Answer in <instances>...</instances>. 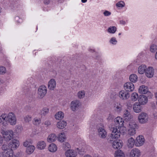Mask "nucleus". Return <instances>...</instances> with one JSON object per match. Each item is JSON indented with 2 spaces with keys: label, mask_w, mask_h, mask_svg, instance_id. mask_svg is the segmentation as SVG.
Returning a JSON list of instances; mask_svg holds the SVG:
<instances>
[{
  "label": "nucleus",
  "mask_w": 157,
  "mask_h": 157,
  "mask_svg": "<svg viewBox=\"0 0 157 157\" xmlns=\"http://www.w3.org/2000/svg\"><path fill=\"white\" fill-rule=\"evenodd\" d=\"M98 135L102 139L105 138L107 136V132L103 128H99L98 130Z\"/></svg>",
  "instance_id": "13"
},
{
  "label": "nucleus",
  "mask_w": 157,
  "mask_h": 157,
  "mask_svg": "<svg viewBox=\"0 0 157 157\" xmlns=\"http://www.w3.org/2000/svg\"><path fill=\"white\" fill-rule=\"evenodd\" d=\"M140 155V151L137 148L133 149L130 152V157H139Z\"/></svg>",
  "instance_id": "12"
},
{
  "label": "nucleus",
  "mask_w": 157,
  "mask_h": 157,
  "mask_svg": "<svg viewBox=\"0 0 157 157\" xmlns=\"http://www.w3.org/2000/svg\"><path fill=\"white\" fill-rule=\"evenodd\" d=\"M123 117L124 120L127 121L130 119L132 116L128 111L127 109H126L124 112Z\"/></svg>",
  "instance_id": "18"
},
{
  "label": "nucleus",
  "mask_w": 157,
  "mask_h": 157,
  "mask_svg": "<svg viewBox=\"0 0 157 157\" xmlns=\"http://www.w3.org/2000/svg\"><path fill=\"white\" fill-rule=\"evenodd\" d=\"M124 2H120L117 3L116 6L118 7H122L124 6Z\"/></svg>",
  "instance_id": "45"
},
{
  "label": "nucleus",
  "mask_w": 157,
  "mask_h": 157,
  "mask_svg": "<svg viewBox=\"0 0 157 157\" xmlns=\"http://www.w3.org/2000/svg\"><path fill=\"white\" fill-rule=\"evenodd\" d=\"M154 72V69L152 67H149L146 70L145 75L147 77L151 78L153 77Z\"/></svg>",
  "instance_id": "14"
},
{
  "label": "nucleus",
  "mask_w": 157,
  "mask_h": 157,
  "mask_svg": "<svg viewBox=\"0 0 157 157\" xmlns=\"http://www.w3.org/2000/svg\"><path fill=\"white\" fill-rule=\"evenodd\" d=\"M155 58L156 59H157V52H156L155 55Z\"/></svg>",
  "instance_id": "58"
},
{
  "label": "nucleus",
  "mask_w": 157,
  "mask_h": 157,
  "mask_svg": "<svg viewBox=\"0 0 157 157\" xmlns=\"http://www.w3.org/2000/svg\"><path fill=\"white\" fill-rule=\"evenodd\" d=\"M104 14L105 16H108L110 15L111 13L108 11H105L104 12Z\"/></svg>",
  "instance_id": "50"
},
{
  "label": "nucleus",
  "mask_w": 157,
  "mask_h": 157,
  "mask_svg": "<svg viewBox=\"0 0 157 157\" xmlns=\"http://www.w3.org/2000/svg\"><path fill=\"white\" fill-rule=\"evenodd\" d=\"M44 3L45 4H48L50 3L49 0H44Z\"/></svg>",
  "instance_id": "53"
},
{
  "label": "nucleus",
  "mask_w": 157,
  "mask_h": 157,
  "mask_svg": "<svg viewBox=\"0 0 157 157\" xmlns=\"http://www.w3.org/2000/svg\"><path fill=\"white\" fill-rule=\"evenodd\" d=\"M58 138L59 140L61 142H63L64 141V140L66 139V137L65 135V134L64 132H62L60 133L58 136Z\"/></svg>",
  "instance_id": "33"
},
{
  "label": "nucleus",
  "mask_w": 157,
  "mask_h": 157,
  "mask_svg": "<svg viewBox=\"0 0 157 157\" xmlns=\"http://www.w3.org/2000/svg\"><path fill=\"white\" fill-rule=\"evenodd\" d=\"M130 94L128 91L126 90H122L119 93L120 98L123 100H126L129 98Z\"/></svg>",
  "instance_id": "9"
},
{
  "label": "nucleus",
  "mask_w": 157,
  "mask_h": 157,
  "mask_svg": "<svg viewBox=\"0 0 157 157\" xmlns=\"http://www.w3.org/2000/svg\"><path fill=\"white\" fill-rule=\"evenodd\" d=\"M40 123V119H36L34 120L33 124L36 125H39Z\"/></svg>",
  "instance_id": "47"
},
{
  "label": "nucleus",
  "mask_w": 157,
  "mask_h": 157,
  "mask_svg": "<svg viewBox=\"0 0 157 157\" xmlns=\"http://www.w3.org/2000/svg\"><path fill=\"white\" fill-rule=\"evenodd\" d=\"M47 89L46 87L44 85L39 87L38 89V96L41 98H43L46 94Z\"/></svg>",
  "instance_id": "6"
},
{
  "label": "nucleus",
  "mask_w": 157,
  "mask_h": 157,
  "mask_svg": "<svg viewBox=\"0 0 157 157\" xmlns=\"http://www.w3.org/2000/svg\"><path fill=\"white\" fill-rule=\"evenodd\" d=\"M48 109L47 108H44L41 112V115L45 116L48 113Z\"/></svg>",
  "instance_id": "39"
},
{
  "label": "nucleus",
  "mask_w": 157,
  "mask_h": 157,
  "mask_svg": "<svg viewBox=\"0 0 157 157\" xmlns=\"http://www.w3.org/2000/svg\"><path fill=\"white\" fill-rule=\"evenodd\" d=\"M124 127L121 126L120 128H117L114 127L112 128L110 130L112 132L111 134L109 136V137L107 139V141L109 143H112L113 141L112 139H117L120 137L121 134L124 132L122 130H123Z\"/></svg>",
  "instance_id": "1"
},
{
  "label": "nucleus",
  "mask_w": 157,
  "mask_h": 157,
  "mask_svg": "<svg viewBox=\"0 0 157 157\" xmlns=\"http://www.w3.org/2000/svg\"><path fill=\"white\" fill-rule=\"evenodd\" d=\"M35 149V147L33 145H29L26 148V152L28 154H30L32 153Z\"/></svg>",
  "instance_id": "30"
},
{
  "label": "nucleus",
  "mask_w": 157,
  "mask_h": 157,
  "mask_svg": "<svg viewBox=\"0 0 157 157\" xmlns=\"http://www.w3.org/2000/svg\"><path fill=\"white\" fill-rule=\"evenodd\" d=\"M116 31V28L115 26H112L109 27L108 29V31L110 33H113Z\"/></svg>",
  "instance_id": "37"
},
{
  "label": "nucleus",
  "mask_w": 157,
  "mask_h": 157,
  "mask_svg": "<svg viewBox=\"0 0 157 157\" xmlns=\"http://www.w3.org/2000/svg\"><path fill=\"white\" fill-rule=\"evenodd\" d=\"M116 121V122H117L118 124H119L120 126H122L123 125L124 121L122 120V119L120 118H119L118 119H117Z\"/></svg>",
  "instance_id": "42"
},
{
  "label": "nucleus",
  "mask_w": 157,
  "mask_h": 157,
  "mask_svg": "<svg viewBox=\"0 0 157 157\" xmlns=\"http://www.w3.org/2000/svg\"><path fill=\"white\" fill-rule=\"evenodd\" d=\"M3 143V138L0 135V146H1Z\"/></svg>",
  "instance_id": "52"
},
{
  "label": "nucleus",
  "mask_w": 157,
  "mask_h": 157,
  "mask_svg": "<svg viewBox=\"0 0 157 157\" xmlns=\"http://www.w3.org/2000/svg\"><path fill=\"white\" fill-rule=\"evenodd\" d=\"M84 157H92L90 155H87L84 156Z\"/></svg>",
  "instance_id": "57"
},
{
  "label": "nucleus",
  "mask_w": 157,
  "mask_h": 157,
  "mask_svg": "<svg viewBox=\"0 0 157 157\" xmlns=\"http://www.w3.org/2000/svg\"><path fill=\"white\" fill-rule=\"evenodd\" d=\"M67 125V123L65 121H61L57 123V128L60 129L64 128Z\"/></svg>",
  "instance_id": "25"
},
{
  "label": "nucleus",
  "mask_w": 157,
  "mask_h": 157,
  "mask_svg": "<svg viewBox=\"0 0 157 157\" xmlns=\"http://www.w3.org/2000/svg\"><path fill=\"white\" fill-rule=\"evenodd\" d=\"M1 132L2 134L3 138L6 141H9L13 139V132L12 130H11L8 131L2 130Z\"/></svg>",
  "instance_id": "3"
},
{
  "label": "nucleus",
  "mask_w": 157,
  "mask_h": 157,
  "mask_svg": "<svg viewBox=\"0 0 157 157\" xmlns=\"http://www.w3.org/2000/svg\"><path fill=\"white\" fill-rule=\"evenodd\" d=\"M64 113L62 112H59L55 115V118L57 120H61L64 117Z\"/></svg>",
  "instance_id": "31"
},
{
  "label": "nucleus",
  "mask_w": 157,
  "mask_h": 157,
  "mask_svg": "<svg viewBox=\"0 0 157 157\" xmlns=\"http://www.w3.org/2000/svg\"><path fill=\"white\" fill-rule=\"evenodd\" d=\"M80 105V103L78 101H73L71 103V108L72 111H75L78 109Z\"/></svg>",
  "instance_id": "10"
},
{
  "label": "nucleus",
  "mask_w": 157,
  "mask_h": 157,
  "mask_svg": "<svg viewBox=\"0 0 157 157\" xmlns=\"http://www.w3.org/2000/svg\"><path fill=\"white\" fill-rule=\"evenodd\" d=\"M127 105L128 106L130 107H131L132 106V105L130 103H127Z\"/></svg>",
  "instance_id": "55"
},
{
  "label": "nucleus",
  "mask_w": 157,
  "mask_h": 157,
  "mask_svg": "<svg viewBox=\"0 0 157 157\" xmlns=\"http://www.w3.org/2000/svg\"><path fill=\"white\" fill-rule=\"evenodd\" d=\"M29 142L27 141H26L25 142H24V143H23V145L25 146V147H27L29 145H30L29 144Z\"/></svg>",
  "instance_id": "51"
},
{
  "label": "nucleus",
  "mask_w": 157,
  "mask_h": 157,
  "mask_svg": "<svg viewBox=\"0 0 157 157\" xmlns=\"http://www.w3.org/2000/svg\"><path fill=\"white\" fill-rule=\"evenodd\" d=\"M136 123L134 121L130 122L128 126V134L130 136H133L136 133V129L138 128Z\"/></svg>",
  "instance_id": "2"
},
{
  "label": "nucleus",
  "mask_w": 157,
  "mask_h": 157,
  "mask_svg": "<svg viewBox=\"0 0 157 157\" xmlns=\"http://www.w3.org/2000/svg\"><path fill=\"white\" fill-rule=\"evenodd\" d=\"M138 91L141 94H146L148 91L147 87L144 85L140 86L139 88Z\"/></svg>",
  "instance_id": "21"
},
{
  "label": "nucleus",
  "mask_w": 157,
  "mask_h": 157,
  "mask_svg": "<svg viewBox=\"0 0 157 157\" xmlns=\"http://www.w3.org/2000/svg\"><path fill=\"white\" fill-rule=\"evenodd\" d=\"M31 117L29 115L25 116L24 117V121L26 122H29L30 121H31Z\"/></svg>",
  "instance_id": "41"
},
{
  "label": "nucleus",
  "mask_w": 157,
  "mask_h": 157,
  "mask_svg": "<svg viewBox=\"0 0 157 157\" xmlns=\"http://www.w3.org/2000/svg\"><path fill=\"white\" fill-rule=\"evenodd\" d=\"M148 117L147 113L142 112L138 116V120L139 122L141 124L145 123L148 120Z\"/></svg>",
  "instance_id": "5"
},
{
  "label": "nucleus",
  "mask_w": 157,
  "mask_h": 157,
  "mask_svg": "<svg viewBox=\"0 0 157 157\" xmlns=\"http://www.w3.org/2000/svg\"><path fill=\"white\" fill-rule=\"evenodd\" d=\"M12 157H16V156H15V155H12Z\"/></svg>",
  "instance_id": "61"
},
{
  "label": "nucleus",
  "mask_w": 157,
  "mask_h": 157,
  "mask_svg": "<svg viewBox=\"0 0 157 157\" xmlns=\"http://www.w3.org/2000/svg\"><path fill=\"white\" fill-rule=\"evenodd\" d=\"M112 118H113L112 116L111 115L109 114V116L108 117V118H107V119H109V120H110L111 119H112Z\"/></svg>",
  "instance_id": "54"
},
{
  "label": "nucleus",
  "mask_w": 157,
  "mask_h": 157,
  "mask_svg": "<svg viewBox=\"0 0 157 157\" xmlns=\"http://www.w3.org/2000/svg\"><path fill=\"white\" fill-rule=\"evenodd\" d=\"M138 97L137 93H132L131 96L132 100L133 101H136Z\"/></svg>",
  "instance_id": "35"
},
{
  "label": "nucleus",
  "mask_w": 157,
  "mask_h": 157,
  "mask_svg": "<svg viewBox=\"0 0 157 157\" xmlns=\"http://www.w3.org/2000/svg\"><path fill=\"white\" fill-rule=\"evenodd\" d=\"M115 157H124L123 152L121 150H118L115 152Z\"/></svg>",
  "instance_id": "34"
},
{
  "label": "nucleus",
  "mask_w": 157,
  "mask_h": 157,
  "mask_svg": "<svg viewBox=\"0 0 157 157\" xmlns=\"http://www.w3.org/2000/svg\"><path fill=\"white\" fill-rule=\"evenodd\" d=\"M150 51L151 52H154L157 50L156 45L152 44L150 47Z\"/></svg>",
  "instance_id": "40"
},
{
  "label": "nucleus",
  "mask_w": 157,
  "mask_h": 157,
  "mask_svg": "<svg viewBox=\"0 0 157 157\" xmlns=\"http://www.w3.org/2000/svg\"><path fill=\"white\" fill-rule=\"evenodd\" d=\"M2 157V154L1 152H0V157Z\"/></svg>",
  "instance_id": "60"
},
{
  "label": "nucleus",
  "mask_w": 157,
  "mask_h": 157,
  "mask_svg": "<svg viewBox=\"0 0 157 157\" xmlns=\"http://www.w3.org/2000/svg\"><path fill=\"white\" fill-rule=\"evenodd\" d=\"M1 148L4 151H6V150H8V149H10V148L8 147V146L6 144H3Z\"/></svg>",
  "instance_id": "44"
},
{
  "label": "nucleus",
  "mask_w": 157,
  "mask_h": 157,
  "mask_svg": "<svg viewBox=\"0 0 157 157\" xmlns=\"http://www.w3.org/2000/svg\"><path fill=\"white\" fill-rule=\"evenodd\" d=\"M56 138L57 136L56 135L54 134H51L48 136L47 140L49 142H52L55 141Z\"/></svg>",
  "instance_id": "26"
},
{
  "label": "nucleus",
  "mask_w": 157,
  "mask_h": 157,
  "mask_svg": "<svg viewBox=\"0 0 157 157\" xmlns=\"http://www.w3.org/2000/svg\"><path fill=\"white\" fill-rule=\"evenodd\" d=\"M129 78L131 82L134 83L137 80V76L135 74H132L130 75Z\"/></svg>",
  "instance_id": "32"
},
{
  "label": "nucleus",
  "mask_w": 157,
  "mask_h": 157,
  "mask_svg": "<svg viewBox=\"0 0 157 157\" xmlns=\"http://www.w3.org/2000/svg\"><path fill=\"white\" fill-rule=\"evenodd\" d=\"M6 72V68L2 66H0V74H4Z\"/></svg>",
  "instance_id": "43"
},
{
  "label": "nucleus",
  "mask_w": 157,
  "mask_h": 157,
  "mask_svg": "<svg viewBox=\"0 0 157 157\" xmlns=\"http://www.w3.org/2000/svg\"><path fill=\"white\" fill-rule=\"evenodd\" d=\"M56 84V82L55 80L53 79H52L48 83V88L50 90H53L55 88Z\"/></svg>",
  "instance_id": "20"
},
{
  "label": "nucleus",
  "mask_w": 157,
  "mask_h": 157,
  "mask_svg": "<svg viewBox=\"0 0 157 157\" xmlns=\"http://www.w3.org/2000/svg\"><path fill=\"white\" fill-rule=\"evenodd\" d=\"M63 146L64 150H68V149L70 148L71 146L67 142H65L63 144Z\"/></svg>",
  "instance_id": "36"
},
{
  "label": "nucleus",
  "mask_w": 157,
  "mask_h": 157,
  "mask_svg": "<svg viewBox=\"0 0 157 157\" xmlns=\"http://www.w3.org/2000/svg\"><path fill=\"white\" fill-rule=\"evenodd\" d=\"M44 124L47 127H48L51 124V122L50 121L47 120L44 122Z\"/></svg>",
  "instance_id": "48"
},
{
  "label": "nucleus",
  "mask_w": 157,
  "mask_h": 157,
  "mask_svg": "<svg viewBox=\"0 0 157 157\" xmlns=\"http://www.w3.org/2000/svg\"><path fill=\"white\" fill-rule=\"evenodd\" d=\"M125 90L129 92L132 91L134 89V86L133 84L130 82L126 83L124 86Z\"/></svg>",
  "instance_id": "11"
},
{
  "label": "nucleus",
  "mask_w": 157,
  "mask_h": 157,
  "mask_svg": "<svg viewBox=\"0 0 157 157\" xmlns=\"http://www.w3.org/2000/svg\"><path fill=\"white\" fill-rule=\"evenodd\" d=\"M135 143L134 139L132 137L129 138L128 140L127 145L129 148H132Z\"/></svg>",
  "instance_id": "23"
},
{
  "label": "nucleus",
  "mask_w": 157,
  "mask_h": 157,
  "mask_svg": "<svg viewBox=\"0 0 157 157\" xmlns=\"http://www.w3.org/2000/svg\"><path fill=\"white\" fill-rule=\"evenodd\" d=\"M48 150L51 152H55L57 150V147L55 144L52 143L50 144L48 146Z\"/></svg>",
  "instance_id": "28"
},
{
  "label": "nucleus",
  "mask_w": 157,
  "mask_h": 157,
  "mask_svg": "<svg viewBox=\"0 0 157 157\" xmlns=\"http://www.w3.org/2000/svg\"><path fill=\"white\" fill-rule=\"evenodd\" d=\"M146 66L144 65H142L138 68V72L140 74H144L146 69Z\"/></svg>",
  "instance_id": "29"
},
{
  "label": "nucleus",
  "mask_w": 157,
  "mask_h": 157,
  "mask_svg": "<svg viewBox=\"0 0 157 157\" xmlns=\"http://www.w3.org/2000/svg\"><path fill=\"white\" fill-rule=\"evenodd\" d=\"M46 146V143L44 141H40L37 143V147L38 149L42 150L44 149Z\"/></svg>",
  "instance_id": "27"
},
{
  "label": "nucleus",
  "mask_w": 157,
  "mask_h": 157,
  "mask_svg": "<svg viewBox=\"0 0 157 157\" xmlns=\"http://www.w3.org/2000/svg\"><path fill=\"white\" fill-rule=\"evenodd\" d=\"M120 22L121 24H124L125 23V21H120Z\"/></svg>",
  "instance_id": "56"
},
{
  "label": "nucleus",
  "mask_w": 157,
  "mask_h": 157,
  "mask_svg": "<svg viewBox=\"0 0 157 157\" xmlns=\"http://www.w3.org/2000/svg\"><path fill=\"white\" fill-rule=\"evenodd\" d=\"M141 105L138 102H136L133 105V108L134 111L136 113L140 112L142 109V107Z\"/></svg>",
  "instance_id": "17"
},
{
  "label": "nucleus",
  "mask_w": 157,
  "mask_h": 157,
  "mask_svg": "<svg viewBox=\"0 0 157 157\" xmlns=\"http://www.w3.org/2000/svg\"><path fill=\"white\" fill-rule=\"evenodd\" d=\"M145 142V139L144 137L142 136H139L136 138L135 145L136 146L139 147L142 145Z\"/></svg>",
  "instance_id": "8"
},
{
  "label": "nucleus",
  "mask_w": 157,
  "mask_h": 157,
  "mask_svg": "<svg viewBox=\"0 0 157 157\" xmlns=\"http://www.w3.org/2000/svg\"><path fill=\"white\" fill-rule=\"evenodd\" d=\"M122 145L121 141L120 140L113 142L112 144L113 148L116 149H120Z\"/></svg>",
  "instance_id": "19"
},
{
  "label": "nucleus",
  "mask_w": 157,
  "mask_h": 157,
  "mask_svg": "<svg viewBox=\"0 0 157 157\" xmlns=\"http://www.w3.org/2000/svg\"><path fill=\"white\" fill-rule=\"evenodd\" d=\"M85 93L84 91H79L78 94V97L79 98H82L84 97Z\"/></svg>",
  "instance_id": "38"
},
{
  "label": "nucleus",
  "mask_w": 157,
  "mask_h": 157,
  "mask_svg": "<svg viewBox=\"0 0 157 157\" xmlns=\"http://www.w3.org/2000/svg\"><path fill=\"white\" fill-rule=\"evenodd\" d=\"M8 122L11 125H15L16 123V118L15 114L13 113H10L6 116Z\"/></svg>",
  "instance_id": "4"
},
{
  "label": "nucleus",
  "mask_w": 157,
  "mask_h": 157,
  "mask_svg": "<svg viewBox=\"0 0 157 157\" xmlns=\"http://www.w3.org/2000/svg\"><path fill=\"white\" fill-rule=\"evenodd\" d=\"M118 112H120L122 109V106L120 105H117L115 109Z\"/></svg>",
  "instance_id": "46"
},
{
  "label": "nucleus",
  "mask_w": 157,
  "mask_h": 157,
  "mask_svg": "<svg viewBox=\"0 0 157 157\" xmlns=\"http://www.w3.org/2000/svg\"><path fill=\"white\" fill-rule=\"evenodd\" d=\"M87 0H82V2L83 3L85 2Z\"/></svg>",
  "instance_id": "59"
},
{
  "label": "nucleus",
  "mask_w": 157,
  "mask_h": 157,
  "mask_svg": "<svg viewBox=\"0 0 157 157\" xmlns=\"http://www.w3.org/2000/svg\"><path fill=\"white\" fill-rule=\"evenodd\" d=\"M110 42L113 44V42H117V41L116 40V39L114 37L112 38L110 40Z\"/></svg>",
  "instance_id": "49"
},
{
  "label": "nucleus",
  "mask_w": 157,
  "mask_h": 157,
  "mask_svg": "<svg viewBox=\"0 0 157 157\" xmlns=\"http://www.w3.org/2000/svg\"><path fill=\"white\" fill-rule=\"evenodd\" d=\"M121 33H119V35H121Z\"/></svg>",
  "instance_id": "62"
},
{
  "label": "nucleus",
  "mask_w": 157,
  "mask_h": 157,
  "mask_svg": "<svg viewBox=\"0 0 157 157\" xmlns=\"http://www.w3.org/2000/svg\"><path fill=\"white\" fill-rule=\"evenodd\" d=\"M75 152L72 150H67L65 153L66 156L67 157H74L75 156Z\"/></svg>",
  "instance_id": "24"
},
{
  "label": "nucleus",
  "mask_w": 157,
  "mask_h": 157,
  "mask_svg": "<svg viewBox=\"0 0 157 157\" xmlns=\"http://www.w3.org/2000/svg\"><path fill=\"white\" fill-rule=\"evenodd\" d=\"M7 123L6 115L2 114L0 117V125L6 126L7 124Z\"/></svg>",
  "instance_id": "16"
},
{
  "label": "nucleus",
  "mask_w": 157,
  "mask_h": 157,
  "mask_svg": "<svg viewBox=\"0 0 157 157\" xmlns=\"http://www.w3.org/2000/svg\"><path fill=\"white\" fill-rule=\"evenodd\" d=\"M138 102L140 105H144L147 102L148 99L145 95H140L138 97Z\"/></svg>",
  "instance_id": "15"
},
{
  "label": "nucleus",
  "mask_w": 157,
  "mask_h": 157,
  "mask_svg": "<svg viewBox=\"0 0 157 157\" xmlns=\"http://www.w3.org/2000/svg\"><path fill=\"white\" fill-rule=\"evenodd\" d=\"M13 151L11 149H8V150H6L3 152L4 157H11L13 155Z\"/></svg>",
  "instance_id": "22"
},
{
  "label": "nucleus",
  "mask_w": 157,
  "mask_h": 157,
  "mask_svg": "<svg viewBox=\"0 0 157 157\" xmlns=\"http://www.w3.org/2000/svg\"><path fill=\"white\" fill-rule=\"evenodd\" d=\"M19 142L18 140L16 139H13L8 145V147L10 148L14 149L16 148L19 146Z\"/></svg>",
  "instance_id": "7"
}]
</instances>
